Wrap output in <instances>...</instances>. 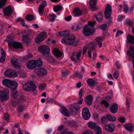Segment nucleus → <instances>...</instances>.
Returning <instances> with one entry per match:
<instances>
[{"label":"nucleus","instance_id":"nucleus-1","mask_svg":"<svg viewBox=\"0 0 134 134\" xmlns=\"http://www.w3.org/2000/svg\"><path fill=\"white\" fill-rule=\"evenodd\" d=\"M18 59L16 58H13L11 60V63L16 69H18L19 70L18 71V73L19 74L20 77L23 78L26 76V73L21 69V66L19 65L18 62Z\"/></svg>","mask_w":134,"mask_h":134},{"label":"nucleus","instance_id":"nucleus-2","mask_svg":"<svg viewBox=\"0 0 134 134\" xmlns=\"http://www.w3.org/2000/svg\"><path fill=\"white\" fill-rule=\"evenodd\" d=\"M36 88L35 82L32 81H28L23 85V90L27 92L34 91Z\"/></svg>","mask_w":134,"mask_h":134},{"label":"nucleus","instance_id":"nucleus-3","mask_svg":"<svg viewBox=\"0 0 134 134\" xmlns=\"http://www.w3.org/2000/svg\"><path fill=\"white\" fill-rule=\"evenodd\" d=\"M75 41V38L73 35L65 36L61 41L62 43L65 45H71L73 44Z\"/></svg>","mask_w":134,"mask_h":134},{"label":"nucleus","instance_id":"nucleus-4","mask_svg":"<svg viewBox=\"0 0 134 134\" xmlns=\"http://www.w3.org/2000/svg\"><path fill=\"white\" fill-rule=\"evenodd\" d=\"M111 8L110 5L107 4V5L104 12V14L107 19H109L107 21V23L110 24L112 22L111 19Z\"/></svg>","mask_w":134,"mask_h":134},{"label":"nucleus","instance_id":"nucleus-5","mask_svg":"<svg viewBox=\"0 0 134 134\" xmlns=\"http://www.w3.org/2000/svg\"><path fill=\"white\" fill-rule=\"evenodd\" d=\"M94 31L93 28L88 25H85L82 30L83 33L86 36H89L93 35L94 33Z\"/></svg>","mask_w":134,"mask_h":134},{"label":"nucleus","instance_id":"nucleus-6","mask_svg":"<svg viewBox=\"0 0 134 134\" xmlns=\"http://www.w3.org/2000/svg\"><path fill=\"white\" fill-rule=\"evenodd\" d=\"M80 108V106L76 103L71 104L69 107L70 112L74 116H75L77 114Z\"/></svg>","mask_w":134,"mask_h":134},{"label":"nucleus","instance_id":"nucleus-7","mask_svg":"<svg viewBox=\"0 0 134 134\" xmlns=\"http://www.w3.org/2000/svg\"><path fill=\"white\" fill-rule=\"evenodd\" d=\"M31 34V31L28 30L26 35H24L22 36V42L26 46L28 45L30 43L31 39L29 36Z\"/></svg>","mask_w":134,"mask_h":134},{"label":"nucleus","instance_id":"nucleus-8","mask_svg":"<svg viewBox=\"0 0 134 134\" xmlns=\"http://www.w3.org/2000/svg\"><path fill=\"white\" fill-rule=\"evenodd\" d=\"M2 83L3 85L11 89L13 88L14 86L18 85V83L15 81H12L7 79L3 80Z\"/></svg>","mask_w":134,"mask_h":134},{"label":"nucleus","instance_id":"nucleus-9","mask_svg":"<svg viewBox=\"0 0 134 134\" xmlns=\"http://www.w3.org/2000/svg\"><path fill=\"white\" fill-rule=\"evenodd\" d=\"M9 91L8 89L0 91V98L3 101L8 100L9 98Z\"/></svg>","mask_w":134,"mask_h":134},{"label":"nucleus","instance_id":"nucleus-10","mask_svg":"<svg viewBox=\"0 0 134 134\" xmlns=\"http://www.w3.org/2000/svg\"><path fill=\"white\" fill-rule=\"evenodd\" d=\"M39 51L42 54L47 55L49 54L50 49L49 47L46 46H41L38 47Z\"/></svg>","mask_w":134,"mask_h":134},{"label":"nucleus","instance_id":"nucleus-11","mask_svg":"<svg viewBox=\"0 0 134 134\" xmlns=\"http://www.w3.org/2000/svg\"><path fill=\"white\" fill-rule=\"evenodd\" d=\"M81 52H78L72 54L71 59L72 61H74L75 63L79 62L80 61V57L81 56Z\"/></svg>","mask_w":134,"mask_h":134},{"label":"nucleus","instance_id":"nucleus-12","mask_svg":"<svg viewBox=\"0 0 134 134\" xmlns=\"http://www.w3.org/2000/svg\"><path fill=\"white\" fill-rule=\"evenodd\" d=\"M82 115L83 118L86 120L89 119L90 117L91 114L88 109L86 107H84L82 110Z\"/></svg>","mask_w":134,"mask_h":134},{"label":"nucleus","instance_id":"nucleus-13","mask_svg":"<svg viewBox=\"0 0 134 134\" xmlns=\"http://www.w3.org/2000/svg\"><path fill=\"white\" fill-rule=\"evenodd\" d=\"M115 127L114 124L112 123L109 125H105L103 126V128L108 132L112 133L115 130Z\"/></svg>","mask_w":134,"mask_h":134},{"label":"nucleus","instance_id":"nucleus-14","mask_svg":"<svg viewBox=\"0 0 134 134\" xmlns=\"http://www.w3.org/2000/svg\"><path fill=\"white\" fill-rule=\"evenodd\" d=\"M35 71L37 75L40 77L46 75L47 73L46 70L43 68L36 69L35 70Z\"/></svg>","mask_w":134,"mask_h":134},{"label":"nucleus","instance_id":"nucleus-15","mask_svg":"<svg viewBox=\"0 0 134 134\" xmlns=\"http://www.w3.org/2000/svg\"><path fill=\"white\" fill-rule=\"evenodd\" d=\"M5 76L10 77L14 78L18 76L17 73L13 70H7L4 72Z\"/></svg>","mask_w":134,"mask_h":134},{"label":"nucleus","instance_id":"nucleus-16","mask_svg":"<svg viewBox=\"0 0 134 134\" xmlns=\"http://www.w3.org/2000/svg\"><path fill=\"white\" fill-rule=\"evenodd\" d=\"M13 11V9L12 8L10 5H9L3 9L4 15L8 16H10Z\"/></svg>","mask_w":134,"mask_h":134},{"label":"nucleus","instance_id":"nucleus-17","mask_svg":"<svg viewBox=\"0 0 134 134\" xmlns=\"http://www.w3.org/2000/svg\"><path fill=\"white\" fill-rule=\"evenodd\" d=\"M18 85H17L16 86H14L13 88H11V95L14 98H16L19 95L18 91L17 90Z\"/></svg>","mask_w":134,"mask_h":134},{"label":"nucleus","instance_id":"nucleus-18","mask_svg":"<svg viewBox=\"0 0 134 134\" xmlns=\"http://www.w3.org/2000/svg\"><path fill=\"white\" fill-rule=\"evenodd\" d=\"M118 106L117 104L116 103L113 104L110 108V112L114 114L117 111Z\"/></svg>","mask_w":134,"mask_h":134},{"label":"nucleus","instance_id":"nucleus-19","mask_svg":"<svg viewBox=\"0 0 134 134\" xmlns=\"http://www.w3.org/2000/svg\"><path fill=\"white\" fill-rule=\"evenodd\" d=\"M27 68L30 69H32L35 68L34 60H31L28 62L26 65Z\"/></svg>","mask_w":134,"mask_h":134},{"label":"nucleus","instance_id":"nucleus-20","mask_svg":"<svg viewBox=\"0 0 134 134\" xmlns=\"http://www.w3.org/2000/svg\"><path fill=\"white\" fill-rule=\"evenodd\" d=\"M83 90L81 89L79 92V98L78 100L77 101V102L79 104H81L82 103L83 100L82 98V97L83 95Z\"/></svg>","mask_w":134,"mask_h":134},{"label":"nucleus","instance_id":"nucleus-21","mask_svg":"<svg viewBox=\"0 0 134 134\" xmlns=\"http://www.w3.org/2000/svg\"><path fill=\"white\" fill-rule=\"evenodd\" d=\"M92 96L90 94L87 95L86 98V103L89 105H90L92 104Z\"/></svg>","mask_w":134,"mask_h":134},{"label":"nucleus","instance_id":"nucleus-22","mask_svg":"<svg viewBox=\"0 0 134 134\" xmlns=\"http://www.w3.org/2000/svg\"><path fill=\"white\" fill-rule=\"evenodd\" d=\"M97 0H90V3L91 8L92 9V10H97L95 5Z\"/></svg>","mask_w":134,"mask_h":134},{"label":"nucleus","instance_id":"nucleus-23","mask_svg":"<svg viewBox=\"0 0 134 134\" xmlns=\"http://www.w3.org/2000/svg\"><path fill=\"white\" fill-rule=\"evenodd\" d=\"M62 113L65 116L68 117L70 116L67 109L65 107L62 108L61 110Z\"/></svg>","mask_w":134,"mask_h":134},{"label":"nucleus","instance_id":"nucleus-24","mask_svg":"<svg viewBox=\"0 0 134 134\" xmlns=\"http://www.w3.org/2000/svg\"><path fill=\"white\" fill-rule=\"evenodd\" d=\"M53 52L54 54L57 57H60L62 55V53L58 49H54Z\"/></svg>","mask_w":134,"mask_h":134},{"label":"nucleus","instance_id":"nucleus-25","mask_svg":"<svg viewBox=\"0 0 134 134\" xmlns=\"http://www.w3.org/2000/svg\"><path fill=\"white\" fill-rule=\"evenodd\" d=\"M103 40V38L102 37H97L95 39V40L97 42L98 45H99V48L102 47V42Z\"/></svg>","mask_w":134,"mask_h":134},{"label":"nucleus","instance_id":"nucleus-26","mask_svg":"<svg viewBox=\"0 0 134 134\" xmlns=\"http://www.w3.org/2000/svg\"><path fill=\"white\" fill-rule=\"evenodd\" d=\"M130 49L132 52V54L129 51H128L127 52V54L128 55H129L130 57L132 58L134 57V47L131 45L130 47Z\"/></svg>","mask_w":134,"mask_h":134},{"label":"nucleus","instance_id":"nucleus-27","mask_svg":"<svg viewBox=\"0 0 134 134\" xmlns=\"http://www.w3.org/2000/svg\"><path fill=\"white\" fill-rule=\"evenodd\" d=\"M13 47L15 48H22V45L20 43L15 42L12 43Z\"/></svg>","mask_w":134,"mask_h":134},{"label":"nucleus","instance_id":"nucleus-28","mask_svg":"<svg viewBox=\"0 0 134 134\" xmlns=\"http://www.w3.org/2000/svg\"><path fill=\"white\" fill-rule=\"evenodd\" d=\"M87 125L89 128L92 129H95L97 125L95 122L92 121L88 122L87 123Z\"/></svg>","mask_w":134,"mask_h":134},{"label":"nucleus","instance_id":"nucleus-29","mask_svg":"<svg viewBox=\"0 0 134 134\" xmlns=\"http://www.w3.org/2000/svg\"><path fill=\"white\" fill-rule=\"evenodd\" d=\"M127 40L129 42L134 44V37L131 35L130 34H129L127 37Z\"/></svg>","mask_w":134,"mask_h":134},{"label":"nucleus","instance_id":"nucleus-30","mask_svg":"<svg viewBox=\"0 0 134 134\" xmlns=\"http://www.w3.org/2000/svg\"><path fill=\"white\" fill-rule=\"evenodd\" d=\"M124 126L127 130L130 131H132L133 126L131 124L129 123L125 124Z\"/></svg>","mask_w":134,"mask_h":134},{"label":"nucleus","instance_id":"nucleus-31","mask_svg":"<svg viewBox=\"0 0 134 134\" xmlns=\"http://www.w3.org/2000/svg\"><path fill=\"white\" fill-rule=\"evenodd\" d=\"M1 57L0 59V62L1 63H3L4 61L5 58V54L3 49H1Z\"/></svg>","mask_w":134,"mask_h":134},{"label":"nucleus","instance_id":"nucleus-32","mask_svg":"<svg viewBox=\"0 0 134 134\" xmlns=\"http://www.w3.org/2000/svg\"><path fill=\"white\" fill-rule=\"evenodd\" d=\"M106 117L107 119L110 121L113 122L115 121L116 120V118L114 116H112L110 115L107 114L106 115Z\"/></svg>","mask_w":134,"mask_h":134},{"label":"nucleus","instance_id":"nucleus-33","mask_svg":"<svg viewBox=\"0 0 134 134\" xmlns=\"http://www.w3.org/2000/svg\"><path fill=\"white\" fill-rule=\"evenodd\" d=\"M49 21L51 22H53L55 19L56 16L54 14H49Z\"/></svg>","mask_w":134,"mask_h":134},{"label":"nucleus","instance_id":"nucleus-34","mask_svg":"<svg viewBox=\"0 0 134 134\" xmlns=\"http://www.w3.org/2000/svg\"><path fill=\"white\" fill-rule=\"evenodd\" d=\"M35 67L37 66H40L43 64L42 62L40 60H34Z\"/></svg>","mask_w":134,"mask_h":134},{"label":"nucleus","instance_id":"nucleus-35","mask_svg":"<svg viewBox=\"0 0 134 134\" xmlns=\"http://www.w3.org/2000/svg\"><path fill=\"white\" fill-rule=\"evenodd\" d=\"M73 14L76 16H78L81 14V12L79 9H75L73 12Z\"/></svg>","mask_w":134,"mask_h":134},{"label":"nucleus","instance_id":"nucleus-36","mask_svg":"<svg viewBox=\"0 0 134 134\" xmlns=\"http://www.w3.org/2000/svg\"><path fill=\"white\" fill-rule=\"evenodd\" d=\"M44 7V6L43 5H40L39 7V13L41 16L43 15V13L44 12L43 10Z\"/></svg>","mask_w":134,"mask_h":134},{"label":"nucleus","instance_id":"nucleus-37","mask_svg":"<svg viewBox=\"0 0 134 134\" xmlns=\"http://www.w3.org/2000/svg\"><path fill=\"white\" fill-rule=\"evenodd\" d=\"M87 81L88 84L90 86H93L95 85V82L92 79H88Z\"/></svg>","mask_w":134,"mask_h":134},{"label":"nucleus","instance_id":"nucleus-38","mask_svg":"<svg viewBox=\"0 0 134 134\" xmlns=\"http://www.w3.org/2000/svg\"><path fill=\"white\" fill-rule=\"evenodd\" d=\"M26 19L29 21H31L34 20L35 18L34 16L30 14H28L26 17Z\"/></svg>","mask_w":134,"mask_h":134},{"label":"nucleus","instance_id":"nucleus-39","mask_svg":"<svg viewBox=\"0 0 134 134\" xmlns=\"http://www.w3.org/2000/svg\"><path fill=\"white\" fill-rule=\"evenodd\" d=\"M95 17L97 21L99 22H100L102 20L103 15L101 14L98 13L96 15Z\"/></svg>","mask_w":134,"mask_h":134},{"label":"nucleus","instance_id":"nucleus-40","mask_svg":"<svg viewBox=\"0 0 134 134\" xmlns=\"http://www.w3.org/2000/svg\"><path fill=\"white\" fill-rule=\"evenodd\" d=\"M43 40V39L38 35L36 37L35 42L37 43H39Z\"/></svg>","mask_w":134,"mask_h":134},{"label":"nucleus","instance_id":"nucleus-41","mask_svg":"<svg viewBox=\"0 0 134 134\" xmlns=\"http://www.w3.org/2000/svg\"><path fill=\"white\" fill-rule=\"evenodd\" d=\"M89 46L90 49L92 51H93V50H95L97 47L96 44L94 42L90 44Z\"/></svg>","mask_w":134,"mask_h":134},{"label":"nucleus","instance_id":"nucleus-42","mask_svg":"<svg viewBox=\"0 0 134 134\" xmlns=\"http://www.w3.org/2000/svg\"><path fill=\"white\" fill-rule=\"evenodd\" d=\"M7 1L6 0H0V8H3L5 5Z\"/></svg>","mask_w":134,"mask_h":134},{"label":"nucleus","instance_id":"nucleus-43","mask_svg":"<svg viewBox=\"0 0 134 134\" xmlns=\"http://www.w3.org/2000/svg\"><path fill=\"white\" fill-rule=\"evenodd\" d=\"M53 9L55 12H57L61 9L62 7L59 5H58L54 7Z\"/></svg>","mask_w":134,"mask_h":134},{"label":"nucleus","instance_id":"nucleus-44","mask_svg":"<svg viewBox=\"0 0 134 134\" xmlns=\"http://www.w3.org/2000/svg\"><path fill=\"white\" fill-rule=\"evenodd\" d=\"M42 39L44 40L47 36V33L45 32H43L38 34Z\"/></svg>","mask_w":134,"mask_h":134},{"label":"nucleus","instance_id":"nucleus-45","mask_svg":"<svg viewBox=\"0 0 134 134\" xmlns=\"http://www.w3.org/2000/svg\"><path fill=\"white\" fill-rule=\"evenodd\" d=\"M48 55V57L47 58V60L49 62H53L55 61V59L54 57L51 56H49V54Z\"/></svg>","mask_w":134,"mask_h":134},{"label":"nucleus","instance_id":"nucleus-46","mask_svg":"<svg viewBox=\"0 0 134 134\" xmlns=\"http://www.w3.org/2000/svg\"><path fill=\"white\" fill-rule=\"evenodd\" d=\"M82 75L80 74L78 72L76 71L74 73V77H79V78H81Z\"/></svg>","mask_w":134,"mask_h":134},{"label":"nucleus","instance_id":"nucleus-47","mask_svg":"<svg viewBox=\"0 0 134 134\" xmlns=\"http://www.w3.org/2000/svg\"><path fill=\"white\" fill-rule=\"evenodd\" d=\"M125 24L129 26H131L133 24V22L130 19H127L126 20L125 22Z\"/></svg>","mask_w":134,"mask_h":134},{"label":"nucleus","instance_id":"nucleus-48","mask_svg":"<svg viewBox=\"0 0 134 134\" xmlns=\"http://www.w3.org/2000/svg\"><path fill=\"white\" fill-rule=\"evenodd\" d=\"M101 103L104 105L105 107L107 108L109 106V104L105 100H102L101 101Z\"/></svg>","mask_w":134,"mask_h":134},{"label":"nucleus","instance_id":"nucleus-49","mask_svg":"<svg viewBox=\"0 0 134 134\" xmlns=\"http://www.w3.org/2000/svg\"><path fill=\"white\" fill-rule=\"evenodd\" d=\"M10 115L8 113H6L4 114L3 116V118L4 119L7 121L9 120V118Z\"/></svg>","mask_w":134,"mask_h":134},{"label":"nucleus","instance_id":"nucleus-50","mask_svg":"<svg viewBox=\"0 0 134 134\" xmlns=\"http://www.w3.org/2000/svg\"><path fill=\"white\" fill-rule=\"evenodd\" d=\"M68 31H63L60 32H58L57 34V35L58 36H64L65 34H67L66 33Z\"/></svg>","mask_w":134,"mask_h":134},{"label":"nucleus","instance_id":"nucleus-51","mask_svg":"<svg viewBox=\"0 0 134 134\" xmlns=\"http://www.w3.org/2000/svg\"><path fill=\"white\" fill-rule=\"evenodd\" d=\"M69 73H70L69 72L67 71H63L62 72V74L64 77H66L69 74Z\"/></svg>","mask_w":134,"mask_h":134},{"label":"nucleus","instance_id":"nucleus-52","mask_svg":"<svg viewBox=\"0 0 134 134\" xmlns=\"http://www.w3.org/2000/svg\"><path fill=\"white\" fill-rule=\"evenodd\" d=\"M101 122L103 124H106L107 122V119L106 117H103L101 119Z\"/></svg>","mask_w":134,"mask_h":134},{"label":"nucleus","instance_id":"nucleus-53","mask_svg":"<svg viewBox=\"0 0 134 134\" xmlns=\"http://www.w3.org/2000/svg\"><path fill=\"white\" fill-rule=\"evenodd\" d=\"M69 125L70 126L74 128H76L78 126L77 124L75 122H71L70 123Z\"/></svg>","mask_w":134,"mask_h":134},{"label":"nucleus","instance_id":"nucleus-54","mask_svg":"<svg viewBox=\"0 0 134 134\" xmlns=\"http://www.w3.org/2000/svg\"><path fill=\"white\" fill-rule=\"evenodd\" d=\"M99 115L97 113L93 114V119L96 121H98L99 119Z\"/></svg>","mask_w":134,"mask_h":134},{"label":"nucleus","instance_id":"nucleus-55","mask_svg":"<svg viewBox=\"0 0 134 134\" xmlns=\"http://www.w3.org/2000/svg\"><path fill=\"white\" fill-rule=\"evenodd\" d=\"M119 76V72L116 71L114 73L113 76L115 79H117Z\"/></svg>","mask_w":134,"mask_h":134},{"label":"nucleus","instance_id":"nucleus-56","mask_svg":"<svg viewBox=\"0 0 134 134\" xmlns=\"http://www.w3.org/2000/svg\"><path fill=\"white\" fill-rule=\"evenodd\" d=\"M119 121L122 123H124L126 120L125 117H119L118 118Z\"/></svg>","mask_w":134,"mask_h":134},{"label":"nucleus","instance_id":"nucleus-57","mask_svg":"<svg viewBox=\"0 0 134 134\" xmlns=\"http://www.w3.org/2000/svg\"><path fill=\"white\" fill-rule=\"evenodd\" d=\"M46 87V85L45 84H43L39 86V88L41 90H44Z\"/></svg>","mask_w":134,"mask_h":134},{"label":"nucleus","instance_id":"nucleus-58","mask_svg":"<svg viewBox=\"0 0 134 134\" xmlns=\"http://www.w3.org/2000/svg\"><path fill=\"white\" fill-rule=\"evenodd\" d=\"M33 55L31 54H29L27 55H26L24 57V59H28L33 57Z\"/></svg>","mask_w":134,"mask_h":134},{"label":"nucleus","instance_id":"nucleus-59","mask_svg":"<svg viewBox=\"0 0 134 134\" xmlns=\"http://www.w3.org/2000/svg\"><path fill=\"white\" fill-rule=\"evenodd\" d=\"M107 25L106 24H102L100 25V27L102 30H106L107 27Z\"/></svg>","mask_w":134,"mask_h":134},{"label":"nucleus","instance_id":"nucleus-60","mask_svg":"<svg viewBox=\"0 0 134 134\" xmlns=\"http://www.w3.org/2000/svg\"><path fill=\"white\" fill-rule=\"evenodd\" d=\"M126 105L127 109H129L130 108V102L127 98H126Z\"/></svg>","mask_w":134,"mask_h":134},{"label":"nucleus","instance_id":"nucleus-61","mask_svg":"<svg viewBox=\"0 0 134 134\" xmlns=\"http://www.w3.org/2000/svg\"><path fill=\"white\" fill-rule=\"evenodd\" d=\"M23 106L22 105H20L18 107V111L20 113L22 112L23 109Z\"/></svg>","mask_w":134,"mask_h":134},{"label":"nucleus","instance_id":"nucleus-62","mask_svg":"<svg viewBox=\"0 0 134 134\" xmlns=\"http://www.w3.org/2000/svg\"><path fill=\"white\" fill-rule=\"evenodd\" d=\"M82 134H93V132L91 130H86Z\"/></svg>","mask_w":134,"mask_h":134},{"label":"nucleus","instance_id":"nucleus-63","mask_svg":"<svg viewBox=\"0 0 134 134\" xmlns=\"http://www.w3.org/2000/svg\"><path fill=\"white\" fill-rule=\"evenodd\" d=\"M129 8L128 5L126 4H125L124 7V11L125 12H127L129 10Z\"/></svg>","mask_w":134,"mask_h":134},{"label":"nucleus","instance_id":"nucleus-64","mask_svg":"<svg viewBox=\"0 0 134 134\" xmlns=\"http://www.w3.org/2000/svg\"><path fill=\"white\" fill-rule=\"evenodd\" d=\"M88 26H90L91 27H92L94 26L95 24V22L93 21V22H88Z\"/></svg>","mask_w":134,"mask_h":134}]
</instances>
